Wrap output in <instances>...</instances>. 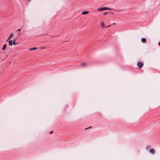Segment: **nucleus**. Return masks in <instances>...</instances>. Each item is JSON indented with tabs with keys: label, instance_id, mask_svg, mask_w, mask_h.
<instances>
[{
	"label": "nucleus",
	"instance_id": "nucleus-17",
	"mask_svg": "<svg viewBox=\"0 0 160 160\" xmlns=\"http://www.w3.org/2000/svg\"><path fill=\"white\" fill-rule=\"evenodd\" d=\"M21 30V29H18V30H17V31H20Z\"/></svg>",
	"mask_w": 160,
	"mask_h": 160
},
{
	"label": "nucleus",
	"instance_id": "nucleus-7",
	"mask_svg": "<svg viewBox=\"0 0 160 160\" xmlns=\"http://www.w3.org/2000/svg\"><path fill=\"white\" fill-rule=\"evenodd\" d=\"M6 48V44H4L3 46V47L2 48V50H4L5 49V48Z\"/></svg>",
	"mask_w": 160,
	"mask_h": 160
},
{
	"label": "nucleus",
	"instance_id": "nucleus-15",
	"mask_svg": "<svg viewBox=\"0 0 160 160\" xmlns=\"http://www.w3.org/2000/svg\"><path fill=\"white\" fill-rule=\"evenodd\" d=\"M40 48H41V49H45V47H40Z\"/></svg>",
	"mask_w": 160,
	"mask_h": 160
},
{
	"label": "nucleus",
	"instance_id": "nucleus-18",
	"mask_svg": "<svg viewBox=\"0 0 160 160\" xmlns=\"http://www.w3.org/2000/svg\"><path fill=\"white\" fill-rule=\"evenodd\" d=\"M91 127H91H91H89V128H85V129H88V128H91Z\"/></svg>",
	"mask_w": 160,
	"mask_h": 160
},
{
	"label": "nucleus",
	"instance_id": "nucleus-10",
	"mask_svg": "<svg viewBox=\"0 0 160 160\" xmlns=\"http://www.w3.org/2000/svg\"><path fill=\"white\" fill-rule=\"evenodd\" d=\"M86 65V63L85 62H82L81 64V65L83 66H85Z\"/></svg>",
	"mask_w": 160,
	"mask_h": 160
},
{
	"label": "nucleus",
	"instance_id": "nucleus-9",
	"mask_svg": "<svg viewBox=\"0 0 160 160\" xmlns=\"http://www.w3.org/2000/svg\"><path fill=\"white\" fill-rule=\"evenodd\" d=\"M37 49V48H30L29 49V50H36Z\"/></svg>",
	"mask_w": 160,
	"mask_h": 160
},
{
	"label": "nucleus",
	"instance_id": "nucleus-22",
	"mask_svg": "<svg viewBox=\"0 0 160 160\" xmlns=\"http://www.w3.org/2000/svg\"><path fill=\"white\" fill-rule=\"evenodd\" d=\"M29 1H30L31 0H28Z\"/></svg>",
	"mask_w": 160,
	"mask_h": 160
},
{
	"label": "nucleus",
	"instance_id": "nucleus-16",
	"mask_svg": "<svg viewBox=\"0 0 160 160\" xmlns=\"http://www.w3.org/2000/svg\"><path fill=\"white\" fill-rule=\"evenodd\" d=\"M53 132V131H51L50 132V134H51Z\"/></svg>",
	"mask_w": 160,
	"mask_h": 160
},
{
	"label": "nucleus",
	"instance_id": "nucleus-6",
	"mask_svg": "<svg viewBox=\"0 0 160 160\" xmlns=\"http://www.w3.org/2000/svg\"><path fill=\"white\" fill-rule=\"evenodd\" d=\"M142 42H145L146 41V39L145 38H142L141 39Z\"/></svg>",
	"mask_w": 160,
	"mask_h": 160
},
{
	"label": "nucleus",
	"instance_id": "nucleus-14",
	"mask_svg": "<svg viewBox=\"0 0 160 160\" xmlns=\"http://www.w3.org/2000/svg\"><path fill=\"white\" fill-rule=\"evenodd\" d=\"M107 13H108V12H105L104 13H103V14L104 15H105L107 14Z\"/></svg>",
	"mask_w": 160,
	"mask_h": 160
},
{
	"label": "nucleus",
	"instance_id": "nucleus-12",
	"mask_svg": "<svg viewBox=\"0 0 160 160\" xmlns=\"http://www.w3.org/2000/svg\"><path fill=\"white\" fill-rule=\"evenodd\" d=\"M104 24L103 23H102L101 24V27L102 28H104Z\"/></svg>",
	"mask_w": 160,
	"mask_h": 160
},
{
	"label": "nucleus",
	"instance_id": "nucleus-19",
	"mask_svg": "<svg viewBox=\"0 0 160 160\" xmlns=\"http://www.w3.org/2000/svg\"><path fill=\"white\" fill-rule=\"evenodd\" d=\"M110 13L112 14H114V13L113 12H110Z\"/></svg>",
	"mask_w": 160,
	"mask_h": 160
},
{
	"label": "nucleus",
	"instance_id": "nucleus-20",
	"mask_svg": "<svg viewBox=\"0 0 160 160\" xmlns=\"http://www.w3.org/2000/svg\"><path fill=\"white\" fill-rule=\"evenodd\" d=\"M115 24H116V23H115V22H114V23H113L112 24V25H115Z\"/></svg>",
	"mask_w": 160,
	"mask_h": 160
},
{
	"label": "nucleus",
	"instance_id": "nucleus-13",
	"mask_svg": "<svg viewBox=\"0 0 160 160\" xmlns=\"http://www.w3.org/2000/svg\"><path fill=\"white\" fill-rule=\"evenodd\" d=\"M150 148V147L148 145V146H147V147H146V149L147 150H148V149H149V148Z\"/></svg>",
	"mask_w": 160,
	"mask_h": 160
},
{
	"label": "nucleus",
	"instance_id": "nucleus-5",
	"mask_svg": "<svg viewBox=\"0 0 160 160\" xmlns=\"http://www.w3.org/2000/svg\"><path fill=\"white\" fill-rule=\"evenodd\" d=\"M88 13V12L87 11H84L82 12V14L84 15V14H87Z\"/></svg>",
	"mask_w": 160,
	"mask_h": 160
},
{
	"label": "nucleus",
	"instance_id": "nucleus-11",
	"mask_svg": "<svg viewBox=\"0 0 160 160\" xmlns=\"http://www.w3.org/2000/svg\"><path fill=\"white\" fill-rule=\"evenodd\" d=\"M15 40L14 39L13 41V43H12V44H13L14 45H15L17 44V43H15Z\"/></svg>",
	"mask_w": 160,
	"mask_h": 160
},
{
	"label": "nucleus",
	"instance_id": "nucleus-2",
	"mask_svg": "<svg viewBox=\"0 0 160 160\" xmlns=\"http://www.w3.org/2000/svg\"><path fill=\"white\" fill-rule=\"evenodd\" d=\"M137 65L139 67V68L140 69L143 67V64L142 62H139L137 63Z\"/></svg>",
	"mask_w": 160,
	"mask_h": 160
},
{
	"label": "nucleus",
	"instance_id": "nucleus-4",
	"mask_svg": "<svg viewBox=\"0 0 160 160\" xmlns=\"http://www.w3.org/2000/svg\"><path fill=\"white\" fill-rule=\"evenodd\" d=\"M9 45L10 46H11L12 45V40H10L9 41Z\"/></svg>",
	"mask_w": 160,
	"mask_h": 160
},
{
	"label": "nucleus",
	"instance_id": "nucleus-8",
	"mask_svg": "<svg viewBox=\"0 0 160 160\" xmlns=\"http://www.w3.org/2000/svg\"><path fill=\"white\" fill-rule=\"evenodd\" d=\"M13 35V33H12L11 34L9 37H8V38L7 40V41H8L9 39Z\"/></svg>",
	"mask_w": 160,
	"mask_h": 160
},
{
	"label": "nucleus",
	"instance_id": "nucleus-21",
	"mask_svg": "<svg viewBox=\"0 0 160 160\" xmlns=\"http://www.w3.org/2000/svg\"><path fill=\"white\" fill-rule=\"evenodd\" d=\"M158 44L159 46H160V41L158 43Z\"/></svg>",
	"mask_w": 160,
	"mask_h": 160
},
{
	"label": "nucleus",
	"instance_id": "nucleus-3",
	"mask_svg": "<svg viewBox=\"0 0 160 160\" xmlns=\"http://www.w3.org/2000/svg\"><path fill=\"white\" fill-rule=\"evenodd\" d=\"M149 152H150L152 154H155V152H154V150L152 149H150L149 151Z\"/></svg>",
	"mask_w": 160,
	"mask_h": 160
},
{
	"label": "nucleus",
	"instance_id": "nucleus-1",
	"mask_svg": "<svg viewBox=\"0 0 160 160\" xmlns=\"http://www.w3.org/2000/svg\"><path fill=\"white\" fill-rule=\"evenodd\" d=\"M105 10H111V9L110 8L105 7L99 8L98 9V10L99 11Z\"/></svg>",
	"mask_w": 160,
	"mask_h": 160
}]
</instances>
